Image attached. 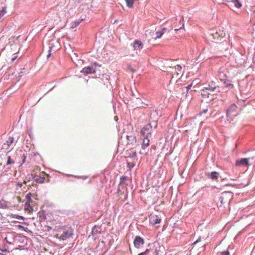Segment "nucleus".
Returning a JSON list of instances; mask_svg holds the SVG:
<instances>
[{
	"label": "nucleus",
	"instance_id": "7ed1b4c3",
	"mask_svg": "<svg viewBox=\"0 0 255 255\" xmlns=\"http://www.w3.org/2000/svg\"><path fill=\"white\" fill-rule=\"evenodd\" d=\"M233 197L232 193L231 192H223L220 197L219 198V200L221 202V204L219 205V203H217L218 206L219 207H221L222 205L224 204L230 202Z\"/></svg>",
	"mask_w": 255,
	"mask_h": 255
},
{
	"label": "nucleus",
	"instance_id": "9b49d317",
	"mask_svg": "<svg viewBox=\"0 0 255 255\" xmlns=\"http://www.w3.org/2000/svg\"><path fill=\"white\" fill-rule=\"evenodd\" d=\"M161 221L160 217L153 214H151L149 216V222L152 225L159 224Z\"/></svg>",
	"mask_w": 255,
	"mask_h": 255
},
{
	"label": "nucleus",
	"instance_id": "58836bf2",
	"mask_svg": "<svg viewBox=\"0 0 255 255\" xmlns=\"http://www.w3.org/2000/svg\"><path fill=\"white\" fill-rule=\"evenodd\" d=\"M229 87H231V88H233V85H232V84H230L229 85Z\"/></svg>",
	"mask_w": 255,
	"mask_h": 255
},
{
	"label": "nucleus",
	"instance_id": "a19ab883",
	"mask_svg": "<svg viewBox=\"0 0 255 255\" xmlns=\"http://www.w3.org/2000/svg\"><path fill=\"white\" fill-rule=\"evenodd\" d=\"M207 111H208V110H207V109L205 110H204L203 112H204V113H206V112H207Z\"/></svg>",
	"mask_w": 255,
	"mask_h": 255
},
{
	"label": "nucleus",
	"instance_id": "49530a36",
	"mask_svg": "<svg viewBox=\"0 0 255 255\" xmlns=\"http://www.w3.org/2000/svg\"><path fill=\"white\" fill-rule=\"evenodd\" d=\"M174 76H173L171 78V80L173 79Z\"/></svg>",
	"mask_w": 255,
	"mask_h": 255
},
{
	"label": "nucleus",
	"instance_id": "b1692460",
	"mask_svg": "<svg viewBox=\"0 0 255 255\" xmlns=\"http://www.w3.org/2000/svg\"><path fill=\"white\" fill-rule=\"evenodd\" d=\"M125 1L128 8L133 7L134 0H125Z\"/></svg>",
	"mask_w": 255,
	"mask_h": 255
},
{
	"label": "nucleus",
	"instance_id": "5701e85b",
	"mask_svg": "<svg viewBox=\"0 0 255 255\" xmlns=\"http://www.w3.org/2000/svg\"><path fill=\"white\" fill-rule=\"evenodd\" d=\"M231 2L234 3L235 6L238 8H240L242 6V4L240 1V0H233Z\"/></svg>",
	"mask_w": 255,
	"mask_h": 255
},
{
	"label": "nucleus",
	"instance_id": "37998d69",
	"mask_svg": "<svg viewBox=\"0 0 255 255\" xmlns=\"http://www.w3.org/2000/svg\"><path fill=\"white\" fill-rule=\"evenodd\" d=\"M25 157H24V159H23V162H24V161H25Z\"/></svg>",
	"mask_w": 255,
	"mask_h": 255
},
{
	"label": "nucleus",
	"instance_id": "4be33fe9",
	"mask_svg": "<svg viewBox=\"0 0 255 255\" xmlns=\"http://www.w3.org/2000/svg\"><path fill=\"white\" fill-rule=\"evenodd\" d=\"M201 94L202 97L204 98H208L210 95V94L207 92V90H206L205 88L201 90Z\"/></svg>",
	"mask_w": 255,
	"mask_h": 255
},
{
	"label": "nucleus",
	"instance_id": "4c0bfd02",
	"mask_svg": "<svg viewBox=\"0 0 255 255\" xmlns=\"http://www.w3.org/2000/svg\"><path fill=\"white\" fill-rule=\"evenodd\" d=\"M176 77H178V76H179V75H180V74H179V73H178V72H176Z\"/></svg>",
	"mask_w": 255,
	"mask_h": 255
},
{
	"label": "nucleus",
	"instance_id": "f257e3e1",
	"mask_svg": "<svg viewBox=\"0 0 255 255\" xmlns=\"http://www.w3.org/2000/svg\"><path fill=\"white\" fill-rule=\"evenodd\" d=\"M210 36L212 42L218 43L226 36L225 29L222 27H218L212 31Z\"/></svg>",
	"mask_w": 255,
	"mask_h": 255
},
{
	"label": "nucleus",
	"instance_id": "79ce46f5",
	"mask_svg": "<svg viewBox=\"0 0 255 255\" xmlns=\"http://www.w3.org/2000/svg\"><path fill=\"white\" fill-rule=\"evenodd\" d=\"M50 55H51V54L49 53V54L47 55V57H49Z\"/></svg>",
	"mask_w": 255,
	"mask_h": 255
},
{
	"label": "nucleus",
	"instance_id": "cd10ccee",
	"mask_svg": "<svg viewBox=\"0 0 255 255\" xmlns=\"http://www.w3.org/2000/svg\"><path fill=\"white\" fill-rule=\"evenodd\" d=\"M81 21H82V20H77V21H76L73 22L72 23V25L71 26V27L73 28L76 27L80 24V23L81 22Z\"/></svg>",
	"mask_w": 255,
	"mask_h": 255
},
{
	"label": "nucleus",
	"instance_id": "e433bc0d",
	"mask_svg": "<svg viewBox=\"0 0 255 255\" xmlns=\"http://www.w3.org/2000/svg\"><path fill=\"white\" fill-rule=\"evenodd\" d=\"M200 239L198 240L197 241L194 242L193 244H196L200 241Z\"/></svg>",
	"mask_w": 255,
	"mask_h": 255
},
{
	"label": "nucleus",
	"instance_id": "1a4fd4ad",
	"mask_svg": "<svg viewBox=\"0 0 255 255\" xmlns=\"http://www.w3.org/2000/svg\"><path fill=\"white\" fill-rule=\"evenodd\" d=\"M97 66H100V65H98L96 63H94L91 66H88L83 68L81 72L86 75L95 73L96 72V70L95 68H94V66L96 67Z\"/></svg>",
	"mask_w": 255,
	"mask_h": 255
},
{
	"label": "nucleus",
	"instance_id": "a211bd4d",
	"mask_svg": "<svg viewBox=\"0 0 255 255\" xmlns=\"http://www.w3.org/2000/svg\"><path fill=\"white\" fill-rule=\"evenodd\" d=\"M149 137H144L141 144V147L143 149H145L149 144Z\"/></svg>",
	"mask_w": 255,
	"mask_h": 255
},
{
	"label": "nucleus",
	"instance_id": "ddd939ff",
	"mask_svg": "<svg viewBox=\"0 0 255 255\" xmlns=\"http://www.w3.org/2000/svg\"><path fill=\"white\" fill-rule=\"evenodd\" d=\"M151 255H164V248L163 247H159L156 248L155 251L149 250Z\"/></svg>",
	"mask_w": 255,
	"mask_h": 255
},
{
	"label": "nucleus",
	"instance_id": "39448f33",
	"mask_svg": "<svg viewBox=\"0 0 255 255\" xmlns=\"http://www.w3.org/2000/svg\"><path fill=\"white\" fill-rule=\"evenodd\" d=\"M238 114V107L234 104H232L227 111L228 118L232 120Z\"/></svg>",
	"mask_w": 255,
	"mask_h": 255
},
{
	"label": "nucleus",
	"instance_id": "bb28decb",
	"mask_svg": "<svg viewBox=\"0 0 255 255\" xmlns=\"http://www.w3.org/2000/svg\"><path fill=\"white\" fill-rule=\"evenodd\" d=\"M230 253L228 250L224 251H220L217 253V255H229Z\"/></svg>",
	"mask_w": 255,
	"mask_h": 255
},
{
	"label": "nucleus",
	"instance_id": "6ab92c4d",
	"mask_svg": "<svg viewBox=\"0 0 255 255\" xmlns=\"http://www.w3.org/2000/svg\"><path fill=\"white\" fill-rule=\"evenodd\" d=\"M166 30V28L164 27L160 31H157L155 33L156 37L154 38L155 40L157 38H160L161 37L162 35L164 33L165 31Z\"/></svg>",
	"mask_w": 255,
	"mask_h": 255
},
{
	"label": "nucleus",
	"instance_id": "aec40b11",
	"mask_svg": "<svg viewBox=\"0 0 255 255\" xmlns=\"http://www.w3.org/2000/svg\"><path fill=\"white\" fill-rule=\"evenodd\" d=\"M127 139L128 141V144H133L136 141L135 136L132 135H127Z\"/></svg>",
	"mask_w": 255,
	"mask_h": 255
},
{
	"label": "nucleus",
	"instance_id": "f8f14e48",
	"mask_svg": "<svg viewBox=\"0 0 255 255\" xmlns=\"http://www.w3.org/2000/svg\"><path fill=\"white\" fill-rule=\"evenodd\" d=\"M144 240L139 236H136L134 239V246L136 248H139L144 244Z\"/></svg>",
	"mask_w": 255,
	"mask_h": 255
},
{
	"label": "nucleus",
	"instance_id": "c85d7f7f",
	"mask_svg": "<svg viewBox=\"0 0 255 255\" xmlns=\"http://www.w3.org/2000/svg\"><path fill=\"white\" fill-rule=\"evenodd\" d=\"M150 251L148 250H146L144 252L141 253L138 255H151Z\"/></svg>",
	"mask_w": 255,
	"mask_h": 255
},
{
	"label": "nucleus",
	"instance_id": "412c9836",
	"mask_svg": "<svg viewBox=\"0 0 255 255\" xmlns=\"http://www.w3.org/2000/svg\"><path fill=\"white\" fill-rule=\"evenodd\" d=\"M10 206V203L3 200H1V208H8Z\"/></svg>",
	"mask_w": 255,
	"mask_h": 255
},
{
	"label": "nucleus",
	"instance_id": "6e6552de",
	"mask_svg": "<svg viewBox=\"0 0 255 255\" xmlns=\"http://www.w3.org/2000/svg\"><path fill=\"white\" fill-rule=\"evenodd\" d=\"M152 127L150 124L146 125L141 130V134L143 137H149L151 133Z\"/></svg>",
	"mask_w": 255,
	"mask_h": 255
},
{
	"label": "nucleus",
	"instance_id": "c9c22d12",
	"mask_svg": "<svg viewBox=\"0 0 255 255\" xmlns=\"http://www.w3.org/2000/svg\"><path fill=\"white\" fill-rule=\"evenodd\" d=\"M17 199L18 200V202H20L21 201V199L19 197H17Z\"/></svg>",
	"mask_w": 255,
	"mask_h": 255
},
{
	"label": "nucleus",
	"instance_id": "4468645a",
	"mask_svg": "<svg viewBox=\"0 0 255 255\" xmlns=\"http://www.w3.org/2000/svg\"><path fill=\"white\" fill-rule=\"evenodd\" d=\"M236 165L237 166H248L249 165L248 158H242L236 161Z\"/></svg>",
	"mask_w": 255,
	"mask_h": 255
},
{
	"label": "nucleus",
	"instance_id": "f704fd0d",
	"mask_svg": "<svg viewBox=\"0 0 255 255\" xmlns=\"http://www.w3.org/2000/svg\"><path fill=\"white\" fill-rule=\"evenodd\" d=\"M128 167H129L130 168H132L134 166V164L133 163H128Z\"/></svg>",
	"mask_w": 255,
	"mask_h": 255
},
{
	"label": "nucleus",
	"instance_id": "c03bdc74",
	"mask_svg": "<svg viewBox=\"0 0 255 255\" xmlns=\"http://www.w3.org/2000/svg\"><path fill=\"white\" fill-rule=\"evenodd\" d=\"M131 71H132V72H134V70L131 69Z\"/></svg>",
	"mask_w": 255,
	"mask_h": 255
},
{
	"label": "nucleus",
	"instance_id": "2eb2a0df",
	"mask_svg": "<svg viewBox=\"0 0 255 255\" xmlns=\"http://www.w3.org/2000/svg\"><path fill=\"white\" fill-rule=\"evenodd\" d=\"M57 4L53 7V9L59 11L60 8L64 7L66 3V0H56Z\"/></svg>",
	"mask_w": 255,
	"mask_h": 255
},
{
	"label": "nucleus",
	"instance_id": "f3484780",
	"mask_svg": "<svg viewBox=\"0 0 255 255\" xmlns=\"http://www.w3.org/2000/svg\"><path fill=\"white\" fill-rule=\"evenodd\" d=\"M13 142V138L12 137H9L5 143H4L2 145V148L3 149H8L10 145Z\"/></svg>",
	"mask_w": 255,
	"mask_h": 255
},
{
	"label": "nucleus",
	"instance_id": "f03ea898",
	"mask_svg": "<svg viewBox=\"0 0 255 255\" xmlns=\"http://www.w3.org/2000/svg\"><path fill=\"white\" fill-rule=\"evenodd\" d=\"M9 51V57L8 59L5 58V60L9 63H12L17 58L16 55L18 52V48L16 45H11L8 47Z\"/></svg>",
	"mask_w": 255,
	"mask_h": 255
},
{
	"label": "nucleus",
	"instance_id": "20e7f679",
	"mask_svg": "<svg viewBox=\"0 0 255 255\" xmlns=\"http://www.w3.org/2000/svg\"><path fill=\"white\" fill-rule=\"evenodd\" d=\"M32 195L31 193H28L26 196V201L24 204V210L28 213H31L33 211L32 207V201L31 198Z\"/></svg>",
	"mask_w": 255,
	"mask_h": 255
},
{
	"label": "nucleus",
	"instance_id": "a18cd8bd",
	"mask_svg": "<svg viewBox=\"0 0 255 255\" xmlns=\"http://www.w3.org/2000/svg\"><path fill=\"white\" fill-rule=\"evenodd\" d=\"M131 71H132V72H134V70L131 69Z\"/></svg>",
	"mask_w": 255,
	"mask_h": 255
},
{
	"label": "nucleus",
	"instance_id": "9d476101",
	"mask_svg": "<svg viewBox=\"0 0 255 255\" xmlns=\"http://www.w3.org/2000/svg\"><path fill=\"white\" fill-rule=\"evenodd\" d=\"M205 88L206 89V90H209L211 92H214L216 90H218V92H220L218 85L216 84V83L215 81L211 82L208 85V87H205Z\"/></svg>",
	"mask_w": 255,
	"mask_h": 255
},
{
	"label": "nucleus",
	"instance_id": "7c9ffc66",
	"mask_svg": "<svg viewBox=\"0 0 255 255\" xmlns=\"http://www.w3.org/2000/svg\"><path fill=\"white\" fill-rule=\"evenodd\" d=\"M174 68L176 70L181 72L182 67L180 65H177L175 66Z\"/></svg>",
	"mask_w": 255,
	"mask_h": 255
},
{
	"label": "nucleus",
	"instance_id": "0eeeda50",
	"mask_svg": "<svg viewBox=\"0 0 255 255\" xmlns=\"http://www.w3.org/2000/svg\"><path fill=\"white\" fill-rule=\"evenodd\" d=\"M48 175L45 174L44 173H41L39 174V175H35L34 176V180L38 183H43L45 181H48Z\"/></svg>",
	"mask_w": 255,
	"mask_h": 255
},
{
	"label": "nucleus",
	"instance_id": "c756f323",
	"mask_svg": "<svg viewBox=\"0 0 255 255\" xmlns=\"http://www.w3.org/2000/svg\"><path fill=\"white\" fill-rule=\"evenodd\" d=\"M14 163V161L11 159L10 156H8L7 161L6 162V164H10Z\"/></svg>",
	"mask_w": 255,
	"mask_h": 255
},
{
	"label": "nucleus",
	"instance_id": "72a5a7b5",
	"mask_svg": "<svg viewBox=\"0 0 255 255\" xmlns=\"http://www.w3.org/2000/svg\"><path fill=\"white\" fill-rule=\"evenodd\" d=\"M136 152L135 151L133 152L132 153H130L129 155V156L131 157H136Z\"/></svg>",
	"mask_w": 255,
	"mask_h": 255
},
{
	"label": "nucleus",
	"instance_id": "ea45409f",
	"mask_svg": "<svg viewBox=\"0 0 255 255\" xmlns=\"http://www.w3.org/2000/svg\"><path fill=\"white\" fill-rule=\"evenodd\" d=\"M182 27H180L179 29H175L174 30L175 31H177L178 30H179L180 29H181Z\"/></svg>",
	"mask_w": 255,
	"mask_h": 255
},
{
	"label": "nucleus",
	"instance_id": "473e14b6",
	"mask_svg": "<svg viewBox=\"0 0 255 255\" xmlns=\"http://www.w3.org/2000/svg\"><path fill=\"white\" fill-rule=\"evenodd\" d=\"M14 217L15 218L17 219L22 220H24V218L22 216H19V215H14Z\"/></svg>",
	"mask_w": 255,
	"mask_h": 255
},
{
	"label": "nucleus",
	"instance_id": "a878e982",
	"mask_svg": "<svg viewBox=\"0 0 255 255\" xmlns=\"http://www.w3.org/2000/svg\"><path fill=\"white\" fill-rule=\"evenodd\" d=\"M219 173L217 172L214 171L211 172L210 177L212 179H217L218 178Z\"/></svg>",
	"mask_w": 255,
	"mask_h": 255
},
{
	"label": "nucleus",
	"instance_id": "2f4dec72",
	"mask_svg": "<svg viewBox=\"0 0 255 255\" xmlns=\"http://www.w3.org/2000/svg\"><path fill=\"white\" fill-rule=\"evenodd\" d=\"M6 12V7H4L2 8V9L1 10V16L3 15Z\"/></svg>",
	"mask_w": 255,
	"mask_h": 255
},
{
	"label": "nucleus",
	"instance_id": "393cba45",
	"mask_svg": "<svg viewBox=\"0 0 255 255\" xmlns=\"http://www.w3.org/2000/svg\"><path fill=\"white\" fill-rule=\"evenodd\" d=\"M128 181V178L127 177L125 176H122L121 177V182L120 183L122 184H125L127 185L128 184V183L127 182Z\"/></svg>",
	"mask_w": 255,
	"mask_h": 255
},
{
	"label": "nucleus",
	"instance_id": "dca6fc26",
	"mask_svg": "<svg viewBox=\"0 0 255 255\" xmlns=\"http://www.w3.org/2000/svg\"><path fill=\"white\" fill-rule=\"evenodd\" d=\"M133 47L134 50L140 51L143 48V44L140 41L136 40L134 41Z\"/></svg>",
	"mask_w": 255,
	"mask_h": 255
},
{
	"label": "nucleus",
	"instance_id": "423d86ee",
	"mask_svg": "<svg viewBox=\"0 0 255 255\" xmlns=\"http://www.w3.org/2000/svg\"><path fill=\"white\" fill-rule=\"evenodd\" d=\"M73 235V231L71 228H68L65 229L61 235L57 234L56 237L59 239L64 241L69 238Z\"/></svg>",
	"mask_w": 255,
	"mask_h": 255
}]
</instances>
